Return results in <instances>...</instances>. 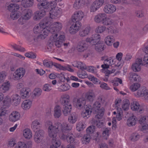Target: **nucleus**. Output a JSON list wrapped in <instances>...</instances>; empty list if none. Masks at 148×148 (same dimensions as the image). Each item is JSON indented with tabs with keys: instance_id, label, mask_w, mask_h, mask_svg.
Here are the masks:
<instances>
[{
	"instance_id": "f257e3e1",
	"label": "nucleus",
	"mask_w": 148,
	"mask_h": 148,
	"mask_svg": "<svg viewBox=\"0 0 148 148\" xmlns=\"http://www.w3.org/2000/svg\"><path fill=\"white\" fill-rule=\"evenodd\" d=\"M45 125L47 127V132L48 136L52 138L51 145L50 148H58L61 145V141L57 139L58 136L60 137V133L57 128V124L53 125L52 121L48 120L45 123Z\"/></svg>"
},
{
	"instance_id": "f03ea898",
	"label": "nucleus",
	"mask_w": 148,
	"mask_h": 148,
	"mask_svg": "<svg viewBox=\"0 0 148 148\" xmlns=\"http://www.w3.org/2000/svg\"><path fill=\"white\" fill-rule=\"evenodd\" d=\"M57 128L59 130L60 138L63 140H66V141L70 143H73L75 141L74 138L73 134L69 133L67 135L66 134L71 129V127L66 122L62 123H57Z\"/></svg>"
},
{
	"instance_id": "7ed1b4c3",
	"label": "nucleus",
	"mask_w": 148,
	"mask_h": 148,
	"mask_svg": "<svg viewBox=\"0 0 148 148\" xmlns=\"http://www.w3.org/2000/svg\"><path fill=\"white\" fill-rule=\"evenodd\" d=\"M51 22H48L47 21H43L36 25L33 28L34 33L37 35L42 39L45 38L50 32L49 29V25Z\"/></svg>"
},
{
	"instance_id": "20e7f679",
	"label": "nucleus",
	"mask_w": 148,
	"mask_h": 148,
	"mask_svg": "<svg viewBox=\"0 0 148 148\" xmlns=\"http://www.w3.org/2000/svg\"><path fill=\"white\" fill-rule=\"evenodd\" d=\"M41 5L45 6V9L49 11V19H57L61 16L62 13V10L60 8L56 7L57 4L55 1H53L52 2L48 3L44 2L39 5ZM40 6L39 5V6Z\"/></svg>"
},
{
	"instance_id": "39448f33",
	"label": "nucleus",
	"mask_w": 148,
	"mask_h": 148,
	"mask_svg": "<svg viewBox=\"0 0 148 148\" xmlns=\"http://www.w3.org/2000/svg\"><path fill=\"white\" fill-rule=\"evenodd\" d=\"M66 40L65 34L60 32L52 35L48 40L47 48L50 49L53 45L58 48L60 47Z\"/></svg>"
},
{
	"instance_id": "423d86ee",
	"label": "nucleus",
	"mask_w": 148,
	"mask_h": 148,
	"mask_svg": "<svg viewBox=\"0 0 148 148\" xmlns=\"http://www.w3.org/2000/svg\"><path fill=\"white\" fill-rule=\"evenodd\" d=\"M100 35L98 34H93L91 37L86 38V42L94 46L95 49L98 51H101L104 49L103 42L101 40Z\"/></svg>"
},
{
	"instance_id": "0eeeda50",
	"label": "nucleus",
	"mask_w": 148,
	"mask_h": 148,
	"mask_svg": "<svg viewBox=\"0 0 148 148\" xmlns=\"http://www.w3.org/2000/svg\"><path fill=\"white\" fill-rule=\"evenodd\" d=\"M21 101L20 96L17 94H14L12 96L11 98L8 95L6 96L3 100V106L7 107L10 106L11 104L16 106L19 105Z\"/></svg>"
},
{
	"instance_id": "6e6552de",
	"label": "nucleus",
	"mask_w": 148,
	"mask_h": 148,
	"mask_svg": "<svg viewBox=\"0 0 148 148\" xmlns=\"http://www.w3.org/2000/svg\"><path fill=\"white\" fill-rule=\"evenodd\" d=\"M101 104L98 101L95 102L93 105L92 110L94 111L96 115V117L97 119H101L103 115L104 109L103 108H101Z\"/></svg>"
},
{
	"instance_id": "1a4fd4ad",
	"label": "nucleus",
	"mask_w": 148,
	"mask_h": 148,
	"mask_svg": "<svg viewBox=\"0 0 148 148\" xmlns=\"http://www.w3.org/2000/svg\"><path fill=\"white\" fill-rule=\"evenodd\" d=\"M104 65H102V66H105L106 68L108 67V65L114 64L115 66L119 67L121 64V60L116 59L115 58L113 59L112 57L108 58L104 61Z\"/></svg>"
},
{
	"instance_id": "9d476101",
	"label": "nucleus",
	"mask_w": 148,
	"mask_h": 148,
	"mask_svg": "<svg viewBox=\"0 0 148 148\" xmlns=\"http://www.w3.org/2000/svg\"><path fill=\"white\" fill-rule=\"evenodd\" d=\"M103 0H95L90 4L89 10L90 12H95L103 5Z\"/></svg>"
},
{
	"instance_id": "9b49d317",
	"label": "nucleus",
	"mask_w": 148,
	"mask_h": 148,
	"mask_svg": "<svg viewBox=\"0 0 148 148\" xmlns=\"http://www.w3.org/2000/svg\"><path fill=\"white\" fill-rule=\"evenodd\" d=\"M113 114L114 115H116V116L113 117L112 121L113 127H115L117 122L116 121H120L122 119L123 112L121 108H118L117 109V113L116 112L114 111L113 112Z\"/></svg>"
},
{
	"instance_id": "f8f14e48",
	"label": "nucleus",
	"mask_w": 148,
	"mask_h": 148,
	"mask_svg": "<svg viewBox=\"0 0 148 148\" xmlns=\"http://www.w3.org/2000/svg\"><path fill=\"white\" fill-rule=\"evenodd\" d=\"M48 22H51L50 25H49V30H50V32H52L55 31H58L60 30L62 28V24L59 22H55L53 24H51L52 20H47Z\"/></svg>"
},
{
	"instance_id": "ddd939ff",
	"label": "nucleus",
	"mask_w": 148,
	"mask_h": 148,
	"mask_svg": "<svg viewBox=\"0 0 148 148\" xmlns=\"http://www.w3.org/2000/svg\"><path fill=\"white\" fill-rule=\"evenodd\" d=\"M92 107L89 105H87L81 112V116L84 119H86L90 116L92 113Z\"/></svg>"
},
{
	"instance_id": "4468645a",
	"label": "nucleus",
	"mask_w": 148,
	"mask_h": 148,
	"mask_svg": "<svg viewBox=\"0 0 148 148\" xmlns=\"http://www.w3.org/2000/svg\"><path fill=\"white\" fill-rule=\"evenodd\" d=\"M25 71L22 67L19 68L15 71L13 75V77L14 79H19L22 78L25 75Z\"/></svg>"
},
{
	"instance_id": "2eb2a0df",
	"label": "nucleus",
	"mask_w": 148,
	"mask_h": 148,
	"mask_svg": "<svg viewBox=\"0 0 148 148\" xmlns=\"http://www.w3.org/2000/svg\"><path fill=\"white\" fill-rule=\"evenodd\" d=\"M21 116V114L18 112L13 111L9 114L8 119L10 122H15L20 120Z\"/></svg>"
},
{
	"instance_id": "dca6fc26",
	"label": "nucleus",
	"mask_w": 148,
	"mask_h": 148,
	"mask_svg": "<svg viewBox=\"0 0 148 148\" xmlns=\"http://www.w3.org/2000/svg\"><path fill=\"white\" fill-rule=\"evenodd\" d=\"M103 10L106 14H111L116 11V8L115 5L113 4H107L104 5Z\"/></svg>"
},
{
	"instance_id": "f3484780",
	"label": "nucleus",
	"mask_w": 148,
	"mask_h": 148,
	"mask_svg": "<svg viewBox=\"0 0 148 148\" xmlns=\"http://www.w3.org/2000/svg\"><path fill=\"white\" fill-rule=\"evenodd\" d=\"M82 24L81 22L76 21L70 27L69 30V32L71 34H75L79 30Z\"/></svg>"
},
{
	"instance_id": "a211bd4d",
	"label": "nucleus",
	"mask_w": 148,
	"mask_h": 148,
	"mask_svg": "<svg viewBox=\"0 0 148 148\" xmlns=\"http://www.w3.org/2000/svg\"><path fill=\"white\" fill-rule=\"evenodd\" d=\"M136 96L137 97L143 96L145 100H148V90L145 87H141L137 90Z\"/></svg>"
},
{
	"instance_id": "6ab92c4d",
	"label": "nucleus",
	"mask_w": 148,
	"mask_h": 148,
	"mask_svg": "<svg viewBox=\"0 0 148 148\" xmlns=\"http://www.w3.org/2000/svg\"><path fill=\"white\" fill-rule=\"evenodd\" d=\"M32 105V101L29 99H26L22 102L21 104V107L23 110L27 111L31 108Z\"/></svg>"
},
{
	"instance_id": "aec40b11",
	"label": "nucleus",
	"mask_w": 148,
	"mask_h": 148,
	"mask_svg": "<svg viewBox=\"0 0 148 148\" xmlns=\"http://www.w3.org/2000/svg\"><path fill=\"white\" fill-rule=\"evenodd\" d=\"M142 64V59L140 58H138L136 59L134 63H133L132 66V70L134 72H138L140 71L141 65Z\"/></svg>"
},
{
	"instance_id": "412c9836",
	"label": "nucleus",
	"mask_w": 148,
	"mask_h": 148,
	"mask_svg": "<svg viewBox=\"0 0 148 148\" xmlns=\"http://www.w3.org/2000/svg\"><path fill=\"white\" fill-rule=\"evenodd\" d=\"M11 87L10 82L6 80L0 85V91L3 93H6L10 90Z\"/></svg>"
},
{
	"instance_id": "4be33fe9",
	"label": "nucleus",
	"mask_w": 148,
	"mask_h": 148,
	"mask_svg": "<svg viewBox=\"0 0 148 148\" xmlns=\"http://www.w3.org/2000/svg\"><path fill=\"white\" fill-rule=\"evenodd\" d=\"M84 16V13L81 10L75 12L72 16V19L75 21H81Z\"/></svg>"
},
{
	"instance_id": "5701e85b",
	"label": "nucleus",
	"mask_w": 148,
	"mask_h": 148,
	"mask_svg": "<svg viewBox=\"0 0 148 148\" xmlns=\"http://www.w3.org/2000/svg\"><path fill=\"white\" fill-rule=\"evenodd\" d=\"M86 104L85 99L83 98L77 99L76 101L73 103L74 106L78 109H81L84 107Z\"/></svg>"
},
{
	"instance_id": "b1692460",
	"label": "nucleus",
	"mask_w": 148,
	"mask_h": 148,
	"mask_svg": "<svg viewBox=\"0 0 148 148\" xmlns=\"http://www.w3.org/2000/svg\"><path fill=\"white\" fill-rule=\"evenodd\" d=\"M86 40H83L80 41L78 43L76 47L77 50L79 52H82L86 50L87 48V45L86 42Z\"/></svg>"
},
{
	"instance_id": "393cba45",
	"label": "nucleus",
	"mask_w": 148,
	"mask_h": 148,
	"mask_svg": "<svg viewBox=\"0 0 148 148\" xmlns=\"http://www.w3.org/2000/svg\"><path fill=\"white\" fill-rule=\"evenodd\" d=\"M46 14L45 10L43 9L37 11L34 14L33 19L35 21L39 20L43 17Z\"/></svg>"
},
{
	"instance_id": "a878e982",
	"label": "nucleus",
	"mask_w": 148,
	"mask_h": 148,
	"mask_svg": "<svg viewBox=\"0 0 148 148\" xmlns=\"http://www.w3.org/2000/svg\"><path fill=\"white\" fill-rule=\"evenodd\" d=\"M43 137V131L42 130H39L36 131L34 136V139L35 142L40 143L42 141Z\"/></svg>"
},
{
	"instance_id": "bb28decb",
	"label": "nucleus",
	"mask_w": 148,
	"mask_h": 148,
	"mask_svg": "<svg viewBox=\"0 0 148 148\" xmlns=\"http://www.w3.org/2000/svg\"><path fill=\"white\" fill-rule=\"evenodd\" d=\"M30 89L28 87H23L20 90V95L22 99L28 98L30 95Z\"/></svg>"
},
{
	"instance_id": "cd10ccee",
	"label": "nucleus",
	"mask_w": 148,
	"mask_h": 148,
	"mask_svg": "<svg viewBox=\"0 0 148 148\" xmlns=\"http://www.w3.org/2000/svg\"><path fill=\"white\" fill-rule=\"evenodd\" d=\"M84 95L86 99L90 101H92L95 97V94L92 90H89Z\"/></svg>"
},
{
	"instance_id": "c85d7f7f",
	"label": "nucleus",
	"mask_w": 148,
	"mask_h": 148,
	"mask_svg": "<svg viewBox=\"0 0 148 148\" xmlns=\"http://www.w3.org/2000/svg\"><path fill=\"white\" fill-rule=\"evenodd\" d=\"M90 29L91 28L89 26H85L79 32V35L82 37L86 36L89 33Z\"/></svg>"
},
{
	"instance_id": "c756f323",
	"label": "nucleus",
	"mask_w": 148,
	"mask_h": 148,
	"mask_svg": "<svg viewBox=\"0 0 148 148\" xmlns=\"http://www.w3.org/2000/svg\"><path fill=\"white\" fill-rule=\"evenodd\" d=\"M22 133L23 137L26 139L29 140L32 137V132L30 129L27 128L24 129Z\"/></svg>"
},
{
	"instance_id": "7c9ffc66",
	"label": "nucleus",
	"mask_w": 148,
	"mask_h": 148,
	"mask_svg": "<svg viewBox=\"0 0 148 148\" xmlns=\"http://www.w3.org/2000/svg\"><path fill=\"white\" fill-rule=\"evenodd\" d=\"M60 100L62 105L71 103H70V97L67 94H64L62 95Z\"/></svg>"
},
{
	"instance_id": "2f4dec72",
	"label": "nucleus",
	"mask_w": 148,
	"mask_h": 148,
	"mask_svg": "<svg viewBox=\"0 0 148 148\" xmlns=\"http://www.w3.org/2000/svg\"><path fill=\"white\" fill-rule=\"evenodd\" d=\"M63 112L65 116L68 115L71 111L72 108V105L71 103L63 105Z\"/></svg>"
},
{
	"instance_id": "473e14b6",
	"label": "nucleus",
	"mask_w": 148,
	"mask_h": 148,
	"mask_svg": "<svg viewBox=\"0 0 148 148\" xmlns=\"http://www.w3.org/2000/svg\"><path fill=\"white\" fill-rule=\"evenodd\" d=\"M104 40L105 43L107 46H110L114 42L115 38L113 36L109 35L105 38Z\"/></svg>"
},
{
	"instance_id": "72a5a7b5",
	"label": "nucleus",
	"mask_w": 148,
	"mask_h": 148,
	"mask_svg": "<svg viewBox=\"0 0 148 148\" xmlns=\"http://www.w3.org/2000/svg\"><path fill=\"white\" fill-rule=\"evenodd\" d=\"M62 108L60 106H56L53 109V116L56 118H58L61 114Z\"/></svg>"
},
{
	"instance_id": "f704fd0d",
	"label": "nucleus",
	"mask_w": 148,
	"mask_h": 148,
	"mask_svg": "<svg viewBox=\"0 0 148 148\" xmlns=\"http://www.w3.org/2000/svg\"><path fill=\"white\" fill-rule=\"evenodd\" d=\"M137 120V119L136 117L132 115L127 120V125L129 127L134 126L136 123Z\"/></svg>"
},
{
	"instance_id": "c9c22d12",
	"label": "nucleus",
	"mask_w": 148,
	"mask_h": 148,
	"mask_svg": "<svg viewBox=\"0 0 148 148\" xmlns=\"http://www.w3.org/2000/svg\"><path fill=\"white\" fill-rule=\"evenodd\" d=\"M32 15V12L30 10H24L21 14L22 17L24 19L28 20L31 18Z\"/></svg>"
},
{
	"instance_id": "e433bc0d",
	"label": "nucleus",
	"mask_w": 148,
	"mask_h": 148,
	"mask_svg": "<svg viewBox=\"0 0 148 148\" xmlns=\"http://www.w3.org/2000/svg\"><path fill=\"white\" fill-rule=\"evenodd\" d=\"M104 64H105L104 62L103 64H102L101 67L102 68V69L101 70L102 72L104 73L106 76H108L110 74L114 72L115 71L114 69H112L110 70L108 69L110 68V66H111V65H108V68H106L105 66H102V65H104Z\"/></svg>"
},
{
	"instance_id": "4c0bfd02",
	"label": "nucleus",
	"mask_w": 148,
	"mask_h": 148,
	"mask_svg": "<svg viewBox=\"0 0 148 148\" xmlns=\"http://www.w3.org/2000/svg\"><path fill=\"white\" fill-rule=\"evenodd\" d=\"M106 14L104 13H100L95 16L94 21L96 23H102Z\"/></svg>"
},
{
	"instance_id": "58836bf2",
	"label": "nucleus",
	"mask_w": 148,
	"mask_h": 148,
	"mask_svg": "<svg viewBox=\"0 0 148 148\" xmlns=\"http://www.w3.org/2000/svg\"><path fill=\"white\" fill-rule=\"evenodd\" d=\"M72 65L73 66L76 67L82 70H85L86 66L85 64L83 62L77 61L73 62V63Z\"/></svg>"
},
{
	"instance_id": "ea45409f",
	"label": "nucleus",
	"mask_w": 148,
	"mask_h": 148,
	"mask_svg": "<svg viewBox=\"0 0 148 148\" xmlns=\"http://www.w3.org/2000/svg\"><path fill=\"white\" fill-rule=\"evenodd\" d=\"M19 8V6L17 3H11L7 7L8 9L12 12L17 11Z\"/></svg>"
},
{
	"instance_id": "a19ab883",
	"label": "nucleus",
	"mask_w": 148,
	"mask_h": 148,
	"mask_svg": "<svg viewBox=\"0 0 148 148\" xmlns=\"http://www.w3.org/2000/svg\"><path fill=\"white\" fill-rule=\"evenodd\" d=\"M78 116L75 113L71 114L68 117V121L71 123H75L77 121Z\"/></svg>"
},
{
	"instance_id": "79ce46f5",
	"label": "nucleus",
	"mask_w": 148,
	"mask_h": 148,
	"mask_svg": "<svg viewBox=\"0 0 148 148\" xmlns=\"http://www.w3.org/2000/svg\"><path fill=\"white\" fill-rule=\"evenodd\" d=\"M85 3L84 0H76L74 4L73 8L76 9L80 8Z\"/></svg>"
},
{
	"instance_id": "37998d69",
	"label": "nucleus",
	"mask_w": 148,
	"mask_h": 148,
	"mask_svg": "<svg viewBox=\"0 0 148 148\" xmlns=\"http://www.w3.org/2000/svg\"><path fill=\"white\" fill-rule=\"evenodd\" d=\"M129 78L130 80L132 81H139L140 79V76L136 73H130L129 75Z\"/></svg>"
},
{
	"instance_id": "c03bdc74",
	"label": "nucleus",
	"mask_w": 148,
	"mask_h": 148,
	"mask_svg": "<svg viewBox=\"0 0 148 148\" xmlns=\"http://www.w3.org/2000/svg\"><path fill=\"white\" fill-rule=\"evenodd\" d=\"M86 127L85 123L83 121H81L77 124L76 129L78 131L83 130Z\"/></svg>"
},
{
	"instance_id": "a18cd8bd",
	"label": "nucleus",
	"mask_w": 148,
	"mask_h": 148,
	"mask_svg": "<svg viewBox=\"0 0 148 148\" xmlns=\"http://www.w3.org/2000/svg\"><path fill=\"white\" fill-rule=\"evenodd\" d=\"M130 103L128 100L124 99L122 102L121 107L124 111L127 110L129 108Z\"/></svg>"
},
{
	"instance_id": "49530a36",
	"label": "nucleus",
	"mask_w": 148,
	"mask_h": 148,
	"mask_svg": "<svg viewBox=\"0 0 148 148\" xmlns=\"http://www.w3.org/2000/svg\"><path fill=\"white\" fill-rule=\"evenodd\" d=\"M70 88V86L68 84H64L58 87V90L60 92H65L69 90Z\"/></svg>"
},
{
	"instance_id": "de8ad7c7",
	"label": "nucleus",
	"mask_w": 148,
	"mask_h": 148,
	"mask_svg": "<svg viewBox=\"0 0 148 148\" xmlns=\"http://www.w3.org/2000/svg\"><path fill=\"white\" fill-rule=\"evenodd\" d=\"M104 17L102 23L103 25H111L113 23V21L109 18H108L106 14Z\"/></svg>"
},
{
	"instance_id": "09e8293b",
	"label": "nucleus",
	"mask_w": 148,
	"mask_h": 148,
	"mask_svg": "<svg viewBox=\"0 0 148 148\" xmlns=\"http://www.w3.org/2000/svg\"><path fill=\"white\" fill-rule=\"evenodd\" d=\"M34 3V0H23L21 3L22 5L26 7L32 6Z\"/></svg>"
},
{
	"instance_id": "8fccbe9b",
	"label": "nucleus",
	"mask_w": 148,
	"mask_h": 148,
	"mask_svg": "<svg viewBox=\"0 0 148 148\" xmlns=\"http://www.w3.org/2000/svg\"><path fill=\"white\" fill-rule=\"evenodd\" d=\"M40 123L38 120H35L32 122L31 128L34 131H35L38 128V126L40 125Z\"/></svg>"
},
{
	"instance_id": "3c124183",
	"label": "nucleus",
	"mask_w": 148,
	"mask_h": 148,
	"mask_svg": "<svg viewBox=\"0 0 148 148\" xmlns=\"http://www.w3.org/2000/svg\"><path fill=\"white\" fill-rule=\"evenodd\" d=\"M130 107L132 110L136 111L139 109L140 104L138 102L136 101H133L131 104Z\"/></svg>"
},
{
	"instance_id": "603ef678",
	"label": "nucleus",
	"mask_w": 148,
	"mask_h": 148,
	"mask_svg": "<svg viewBox=\"0 0 148 148\" xmlns=\"http://www.w3.org/2000/svg\"><path fill=\"white\" fill-rule=\"evenodd\" d=\"M109 32L111 34H116L119 32V30L116 27L113 25H112L108 28Z\"/></svg>"
},
{
	"instance_id": "864d4df0",
	"label": "nucleus",
	"mask_w": 148,
	"mask_h": 148,
	"mask_svg": "<svg viewBox=\"0 0 148 148\" xmlns=\"http://www.w3.org/2000/svg\"><path fill=\"white\" fill-rule=\"evenodd\" d=\"M21 15V13L19 11L12 12L10 14L11 18L14 20L17 19Z\"/></svg>"
},
{
	"instance_id": "5fc2aeb1",
	"label": "nucleus",
	"mask_w": 148,
	"mask_h": 148,
	"mask_svg": "<svg viewBox=\"0 0 148 148\" xmlns=\"http://www.w3.org/2000/svg\"><path fill=\"white\" fill-rule=\"evenodd\" d=\"M91 137L90 134H87L85 135L82 139V143L84 144L88 143L90 140Z\"/></svg>"
},
{
	"instance_id": "6e6d98bb",
	"label": "nucleus",
	"mask_w": 148,
	"mask_h": 148,
	"mask_svg": "<svg viewBox=\"0 0 148 148\" xmlns=\"http://www.w3.org/2000/svg\"><path fill=\"white\" fill-rule=\"evenodd\" d=\"M88 79L92 81L93 84H100L101 82L98 79L93 75H89L88 77Z\"/></svg>"
},
{
	"instance_id": "4d7b16f0",
	"label": "nucleus",
	"mask_w": 148,
	"mask_h": 148,
	"mask_svg": "<svg viewBox=\"0 0 148 148\" xmlns=\"http://www.w3.org/2000/svg\"><path fill=\"white\" fill-rule=\"evenodd\" d=\"M42 93V90L41 88H35L33 90L32 93L36 97H38L40 96Z\"/></svg>"
},
{
	"instance_id": "13d9d810",
	"label": "nucleus",
	"mask_w": 148,
	"mask_h": 148,
	"mask_svg": "<svg viewBox=\"0 0 148 148\" xmlns=\"http://www.w3.org/2000/svg\"><path fill=\"white\" fill-rule=\"evenodd\" d=\"M85 70H86L88 72L94 74H96L97 73V70L96 68L93 66H87L86 65Z\"/></svg>"
},
{
	"instance_id": "bf43d9fd",
	"label": "nucleus",
	"mask_w": 148,
	"mask_h": 148,
	"mask_svg": "<svg viewBox=\"0 0 148 148\" xmlns=\"http://www.w3.org/2000/svg\"><path fill=\"white\" fill-rule=\"evenodd\" d=\"M27 146L26 143L21 141L18 142L15 145V148H27Z\"/></svg>"
},
{
	"instance_id": "052dcab7",
	"label": "nucleus",
	"mask_w": 148,
	"mask_h": 148,
	"mask_svg": "<svg viewBox=\"0 0 148 148\" xmlns=\"http://www.w3.org/2000/svg\"><path fill=\"white\" fill-rule=\"evenodd\" d=\"M140 87L139 84L136 83L132 84L130 87V89L133 91L134 92L137 90Z\"/></svg>"
},
{
	"instance_id": "680f3d73",
	"label": "nucleus",
	"mask_w": 148,
	"mask_h": 148,
	"mask_svg": "<svg viewBox=\"0 0 148 148\" xmlns=\"http://www.w3.org/2000/svg\"><path fill=\"white\" fill-rule=\"evenodd\" d=\"M110 129L109 128H107L105 129L103 132L102 136L104 139H107L109 136V132L110 131Z\"/></svg>"
},
{
	"instance_id": "e2e57ef3",
	"label": "nucleus",
	"mask_w": 148,
	"mask_h": 148,
	"mask_svg": "<svg viewBox=\"0 0 148 148\" xmlns=\"http://www.w3.org/2000/svg\"><path fill=\"white\" fill-rule=\"evenodd\" d=\"M106 27L103 25L98 26L95 29V32L98 33H101L105 31Z\"/></svg>"
},
{
	"instance_id": "0e129e2a",
	"label": "nucleus",
	"mask_w": 148,
	"mask_h": 148,
	"mask_svg": "<svg viewBox=\"0 0 148 148\" xmlns=\"http://www.w3.org/2000/svg\"><path fill=\"white\" fill-rule=\"evenodd\" d=\"M43 64L45 67L49 68H51L53 65L52 61H49L47 60H45L43 61Z\"/></svg>"
},
{
	"instance_id": "69168bd1",
	"label": "nucleus",
	"mask_w": 148,
	"mask_h": 148,
	"mask_svg": "<svg viewBox=\"0 0 148 148\" xmlns=\"http://www.w3.org/2000/svg\"><path fill=\"white\" fill-rule=\"evenodd\" d=\"M8 114V111L5 108L0 107V117L5 116Z\"/></svg>"
},
{
	"instance_id": "338daca9",
	"label": "nucleus",
	"mask_w": 148,
	"mask_h": 148,
	"mask_svg": "<svg viewBox=\"0 0 148 148\" xmlns=\"http://www.w3.org/2000/svg\"><path fill=\"white\" fill-rule=\"evenodd\" d=\"M140 136L138 133L133 134L131 136L130 138L131 140L135 141L138 140L140 138Z\"/></svg>"
},
{
	"instance_id": "774afa93",
	"label": "nucleus",
	"mask_w": 148,
	"mask_h": 148,
	"mask_svg": "<svg viewBox=\"0 0 148 148\" xmlns=\"http://www.w3.org/2000/svg\"><path fill=\"white\" fill-rule=\"evenodd\" d=\"M111 82L113 83V85L117 86L118 85V83H119L120 84L122 83V80L119 78H115L114 79L112 80Z\"/></svg>"
}]
</instances>
